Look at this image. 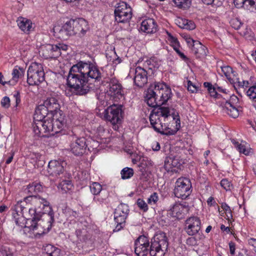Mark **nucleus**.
Listing matches in <instances>:
<instances>
[{"label":"nucleus","mask_w":256,"mask_h":256,"mask_svg":"<svg viewBox=\"0 0 256 256\" xmlns=\"http://www.w3.org/2000/svg\"><path fill=\"white\" fill-rule=\"evenodd\" d=\"M186 230L190 236H194L197 234L200 229V220L196 216H192L188 218L186 222Z\"/></svg>","instance_id":"21"},{"label":"nucleus","mask_w":256,"mask_h":256,"mask_svg":"<svg viewBox=\"0 0 256 256\" xmlns=\"http://www.w3.org/2000/svg\"><path fill=\"white\" fill-rule=\"evenodd\" d=\"M108 94L116 101L124 98L122 86L116 79H111L109 84V90Z\"/></svg>","instance_id":"17"},{"label":"nucleus","mask_w":256,"mask_h":256,"mask_svg":"<svg viewBox=\"0 0 256 256\" xmlns=\"http://www.w3.org/2000/svg\"><path fill=\"white\" fill-rule=\"evenodd\" d=\"M170 116V110L168 107L154 108L149 116L150 124L156 132L162 134H172L164 122Z\"/></svg>","instance_id":"5"},{"label":"nucleus","mask_w":256,"mask_h":256,"mask_svg":"<svg viewBox=\"0 0 256 256\" xmlns=\"http://www.w3.org/2000/svg\"><path fill=\"white\" fill-rule=\"evenodd\" d=\"M42 190L43 187L42 184L40 182H34L29 184L26 190L30 196H35L34 194L42 192Z\"/></svg>","instance_id":"30"},{"label":"nucleus","mask_w":256,"mask_h":256,"mask_svg":"<svg viewBox=\"0 0 256 256\" xmlns=\"http://www.w3.org/2000/svg\"><path fill=\"white\" fill-rule=\"evenodd\" d=\"M152 148L153 150L158 151L160 150V144L158 142H156L152 146Z\"/></svg>","instance_id":"60"},{"label":"nucleus","mask_w":256,"mask_h":256,"mask_svg":"<svg viewBox=\"0 0 256 256\" xmlns=\"http://www.w3.org/2000/svg\"><path fill=\"white\" fill-rule=\"evenodd\" d=\"M191 186V183L188 178L182 177L178 178L174 190L176 196L185 199L190 193Z\"/></svg>","instance_id":"14"},{"label":"nucleus","mask_w":256,"mask_h":256,"mask_svg":"<svg viewBox=\"0 0 256 256\" xmlns=\"http://www.w3.org/2000/svg\"><path fill=\"white\" fill-rule=\"evenodd\" d=\"M230 26L236 30H238L243 23L238 18H232L230 22Z\"/></svg>","instance_id":"44"},{"label":"nucleus","mask_w":256,"mask_h":256,"mask_svg":"<svg viewBox=\"0 0 256 256\" xmlns=\"http://www.w3.org/2000/svg\"><path fill=\"white\" fill-rule=\"evenodd\" d=\"M238 100V98L235 96L230 97V102L226 101L222 106L224 112L226 113L233 118H237L239 115V110L232 104L233 100Z\"/></svg>","instance_id":"25"},{"label":"nucleus","mask_w":256,"mask_h":256,"mask_svg":"<svg viewBox=\"0 0 256 256\" xmlns=\"http://www.w3.org/2000/svg\"><path fill=\"white\" fill-rule=\"evenodd\" d=\"M26 201L25 198L18 201L12 208V216L16 225L31 230L30 224L35 222L39 215Z\"/></svg>","instance_id":"3"},{"label":"nucleus","mask_w":256,"mask_h":256,"mask_svg":"<svg viewBox=\"0 0 256 256\" xmlns=\"http://www.w3.org/2000/svg\"><path fill=\"white\" fill-rule=\"evenodd\" d=\"M84 138H80L72 142L70 144V150L76 156H80L86 151V147L88 146V142Z\"/></svg>","instance_id":"22"},{"label":"nucleus","mask_w":256,"mask_h":256,"mask_svg":"<svg viewBox=\"0 0 256 256\" xmlns=\"http://www.w3.org/2000/svg\"><path fill=\"white\" fill-rule=\"evenodd\" d=\"M221 208L223 209L225 211L226 213V218L230 220L232 218V211L230 208V207L224 202H223L221 204Z\"/></svg>","instance_id":"43"},{"label":"nucleus","mask_w":256,"mask_h":256,"mask_svg":"<svg viewBox=\"0 0 256 256\" xmlns=\"http://www.w3.org/2000/svg\"><path fill=\"white\" fill-rule=\"evenodd\" d=\"M103 194H98V195H95L93 198V200L94 202L98 204H102L104 202V201L106 200L107 198L106 195L102 196Z\"/></svg>","instance_id":"46"},{"label":"nucleus","mask_w":256,"mask_h":256,"mask_svg":"<svg viewBox=\"0 0 256 256\" xmlns=\"http://www.w3.org/2000/svg\"><path fill=\"white\" fill-rule=\"evenodd\" d=\"M132 8L130 5L124 2H120L117 4L114 10L116 21L118 22H128L132 17Z\"/></svg>","instance_id":"12"},{"label":"nucleus","mask_w":256,"mask_h":256,"mask_svg":"<svg viewBox=\"0 0 256 256\" xmlns=\"http://www.w3.org/2000/svg\"><path fill=\"white\" fill-rule=\"evenodd\" d=\"M173 2L179 8H186L190 7L191 0H172Z\"/></svg>","instance_id":"40"},{"label":"nucleus","mask_w":256,"mask_h":256,"mask_svg":"<svg viewBox=\"0 0 256 256\" xmlns=\"http://www.w3.org/2000/svg\"><path fill=\"white\" fill-rule=\"evenodd\" d=\"M220 186L226 190H230L232 184L228 180L224 178L221 180Z\"/></svg>","instance_id":"48"},{"label":"nucleus","mask_w":256,"mask_h":256,"mask_svg":"<svg viewBox=\"0 0 256 256\" xmlns=\"http://www.w3.org/2000/svg\"><path fill=\"white\" fill-rule=\"evenodd\" d=\"M1 105L3 108H8L10 106V99L8 96L4 97L0 102Z\"/></svg>","instance_id":"51"},{"label":"nucleus","mask_w":256,"mask_h":256,"mask_svg":"<svg viewBox=\"0 0 256 256\" xmlns=\"http://www.w3.org/2000/svg\"><path fill=\"white\" fill-rule=\"evenodd\" d=\"M40 218H38L34 224H30L31 230H38L34 234L48 232L52 228V224L54 222V213L53 210L40 216Z\"/></svg>","instance_id":"6"},{"label":"nucleus","mask_w":256,"mask_h":256,"mask_svg":"<svg viewBox=\"0 0 256 256\" xmlns=\"http://www.w3.org/2000/svg\"><path fill=\"white\" fill-rule=\"evenodd\" d=\"M178 164V162L177 160H176L175 158H167L166 160L164 161V167L166 169H168L170 168V166L172 165L174 167L177 166Z\"/></svg>","instance_id":"42"},{"label":"nucleus","mask_w":256,"mask_h":256,"mask_svg":"<svg viewBox=\"0 0 256 256\" xmlns=\"http://www.w3.org/2000/svg\"><path fill=\"white\" fill-rule=\"evenodd\" d=\"M230 250V253L232 255H234L235 254V248L236 244L234 242H230L229 243Z\"/></svg>","instance_id":"57"},{"label":"nucleus","mask_w":256,"mask_h":256,"mask_svg":"<svg viewBox=\"0 0 256 256\" xmlns=\"http://www.w3.org/2000/svg\"><path fill=\"white\" fill-rule=\"evenodd\" d=\"M231 141L240 152L242 153L245 155H248L250 154V149L246 145L240 144L234 139H232Z\"/></svg>","instance_id":"32"},{"label":"nucleus","mask_w":256,"mask_h":256,"mask_svg":"<svg viewBox=\"0 0 256 256\" xmlns=\"http://www.w3.org/2000/svg\"><path fill=\"white\" fill-rule=\"evenodd\" d=\"M44 80L43 68L38 65H30L28 70L27 82L30 85H38Z\"/></svg>","instance_id":"13"},{"label":"nucleus","mask_w":256,"mask_h":256,"mask_svg":"<svg viewBox=\"0 0 256 256\" xmlns=\"http://www.w3.org/2000/svg\"><path fill=\"white\" fill-rule=\"evenodd\" d=\"M136 204L140 210L144 212H146L148 210V206L147 204L141 198H138L137 200Z\"/></svg>","instance_id":"45"},{"label":"nucleus","mask_w":256,"mask_h":256,"mask_svg":"<svg viewBox=\"0 0 256 256\" xmlns=\"http://www.w3.org/2000/svg\"><path fill=\"white\" fill-rule=\"evenodd\" d=\"M48 256H59L60 250L51 244L46 246L44 248Z\"/></svg>","instance_id":"33"},{"label":"nucleus","mask_w":256,"mask_h":256,"mask_svg":"<svg viewBox=\"0 0 256 256\" xmlns=\"http://www.w3.org/2000/svg\"><path fill=\"white\" fill-rule=\"evenodd\" d=\"M172 96L170 87L164 83L157 82L152 84L148 89L146 101L147 104L152 108L162 107Z\"/></svg>","instance_id":"4"},{"label":"nucleus","mask_w":256,"mask_h":256,"mask_svg":"<svg viewBox=\"0 0 256 256\" xmlns=\"http://www.w3.org/2000/svg\"><path fill=\"white\" fill-rule=\"evenodd\" d=\"M60 105L58 100L53 97L48 98L45 100L42 104L40 105L36 110V112L38 114H41L42 116H50L56 113H59Z\"/></svg>","instance_id":"8"},{"label":"nucleus","mask_w":256,"mask_h":256,"mask_svg":"<svg viewBox=\"0 0 256 256\" xmlns=\"http://www.w3.org/2000/svg\"><path fill=\"white\" fill-rule=\"evenodd\" d=\"M91 192L94 195L100 194L102 191V186L98 182H92L90 186Z\"/></svg>","instance_id":"41"},{"label":"nucleus","mask_w":256,"mask_h":256,"mask_svg":"<svg viewBox=\"0 0 256 256\" xmlns=\"http://www.w3.org/2000/svg\"><path fill=\"white\" fill-rule=\"evenodd\" d=\"M84 65H73L67 78L68 86L73 93L82 96L86 94L94 86H98L101 74L95 66L88 65V71L84 73L82 71Z\"/></svg>","instance_id":"1"},{"label":"nucleus","mask_w":256,"mask_h":256,"mask_svg":"<svg viewBox=\"0 0 256 256\" xmlns=\"http://www.w3.org/2000/svg\"><path fill=\"white\" fill-rule=\"evenodd\" d=\"M76 234L78 239L82 242H85L88 238V232L84 228L76 230Z\"/></svg>","instance_id":"35"},{"label":"nucleus","mask_w":256,"mask_h":256,"mask_svg":"<svg viewBox=\"0 0 256 256\" xmlns=\"http://www.w3.org/2000/svg\"><path fill=\"white\" fill-rule=\"evenodd\" d=\"M14 154H10V156L8 158V159L6 161V164H10L13 159Z\"/></svg>","instance_id":"62"},{"label":"nucleus","mask_w":256,"mask_h":256,"mask_svg":"<svg viewBox=\"0 0 256 256\" xmlns=\"http://www.w3.org/2000/svg\"><path fill=\"white\" fill-rule=\"evenodd\" d=\"M220 68L226 78L230 81H233L234 77L236 76V73L233 70L232 68L229 65H224L221 66Z\"/></svg>","instance_id":"31"},{"label":"nucleus","mask_w":256,"mask_h":256,"mask_svg":"<svg viewBox=\"0 0 256 256\" xmlns=\"http://www.w3.org/2000/svg\"><path fill=\"white\" fill-rule=\"evenodd\" d=\"M140 29L146 34H154L158 30V25L154 19L149 18L142 20Z\"/></svg>","instance_id":"28"},{"label":"nucleus","mask_w":256,"mask_h":256,"mask_svg":"<svg viewBox=\"0 0 256 256\" xmlns=\"http://www.w3.org/2000/svg\"><path fill=\"white\" fill-rule=\"evenodd\" d=\"M14 96L15 98L16 103L15 106L16 107L20 102V92L18 91L16 92L14 94Z\"/></svg>","instance_id":"56"},{"label":"nucleus","mask_w":256,"mask_h":256,"mask_svg":"<svg viewBox=\"0 0 256 256\" xmlns=\"http://www.w3.org/2000/svg\"><path fill=\"white\" fill-rule=\"evenodd\" d=\"M177 54L178 55L180 58L183 60L184 62L188 63L190 62V58H188L184 52L180 50H178Z\"/></svg>","instance_id":"55"},{"label":"nucleus","mask_w":256,"mask_h":256,"mask_svg":"<svg viewBox=\"0 0 256 256\" xmlns=\"http://www.w3.org/2000/svg\"><path fill=\"white\" fill-rule=\"evenodd\" d=\"M158 198L156 192H154L148 199V203L150 204H155L158 202Z\"/></svg>","instance_id":"47"},{"label":"nucleus","mask_w":256,"mask_h":256,"mask_svg":"<svg viewBox=\"0 0 256 256\" xmlns=\"http://www.w3.org/2000/svg\"><path fill=\"white\" fill-rule=\"evenodd\" d=\"M25 68H20L18 66H16L15 68L14 69L12 75V78L14 80H17L20 76H24V72Z\"/></svg>","instance_id":"38"},{"label":"nucleus","mask_w":256,"mask_h":256,"mask_svg":"<svg viewBox=\"0 0 256 256\" xmlns=\"http://www.w3.org/2000/svg\"><path fill=\"white\" fill-rule=\"evenodd\" d=\"M188 86L187 88L188 90L192 93L196 92L198 89L197 87L193 84V83L190 80H188Z\"/></svg>","instance_id":"52"},{"label":"nucleus","mask_w":256,"mask_h":256,"mask_svg":"<svg viewBox=\"0 0 256 256\" xmlns=\"http://www.w3.org/2000/svg\"><path fill=\"white\" fill-rule=\"evenodd\" d=\"M220 229L222 230H223V231H226V232L228 233L230 232V228L228 226H226L224 225V224H222L221 226H220Z\"/></svg>","instance_id":"61"},{"label":"nucleus","mask_w":256,"mask_h":256,"mask_svg":"<svg viewBox=\"0 0 256 256\" xmlns=\"http://www.w3.org/2000/svg\"><path fill=\"white\" fill-rule=\"evenodd\" d=\"M166 34L168 36V40L173 44L174 49L177 53L178 50H180L179 49V42L178 39L173 36L170 32L166 31Z\"/></svg>","instance_id":"37"},{"label":"nucleus","mask_w":256,"mask_h":256,"mask_svg":"<svg viewBox=\"0 0 256 256\" xmlns=\"http://www.w3.org/2000/svg\"><path fill=\"white\" fill-rule=\"evenodd\" d=\"M8 210V207L5 205H2L0 206V212L2 213L6 210Z\"/></svg>","instance_id":"63"},{"label":"nucleus","mask_w":256,"mask_h":256,"mask_svg":"<svg viewBox=\"0 0 256 256\" xmlns=\"http://www.w3.org/2000/svg\"><path fill=\"white\" fill-rule=\"evenodd\" d=\"M232 83L234 84V86L235 89L242 88H244V87H248L249 82L247 80H242L240 81L239 78H236V80H234L232 81Z\"/></svg>","instance_id":"39"},{"label":"nucleus","mask_w":256,"mask_h":256,"mask_svg":"<svg viewBox=\"0 0 256 256\" xmlns=\"http://www.w3.org/2000/svg\"><path fill=\"white\" fill-rule=\"evenodd\" d=\"M134 174V170L132 168L128 167L124 168L120 172L121 177L123 180L130 178L133 176Z\"/></svg>","instance_id":"34"},{"label":"nucleus","mask_w":256,"mask_h":256,"mask_svg":"<svg viewBox=\"0 0 256 256\" xmlns=\"http://www.w3.org/2000/svg\"><path fill=\"white\" fill-rule=\"evenodd\" d=\"M48 118L50 122V132L58 133L60 132L66 125V120L62 112L56 113L54 116H48Z\"/></svg>","instance_id":"16"},{"label":"nucleus","mask_w":256,"mask_h":256,"mask_svg":"<svg viewBox=\"0 0 256 256\" xmlns=\"http://www.w3.org/2000/svg\"><path fill=\"white\" fill-rule=\"evenodd\" d=\"M24 198L33 206L39 216L52 211L50 202L39 196H29Z\"/></svg>","instance_id":"10"},{"label":"nucleus","mask_w":256,"mask_h":256,"mask_svg":"<svg viewBox=\"0 0 256 256\" xmlns=\"http://www.w3.org/2000/svg\"><path fill=\"white\" fill-rule=\"evenodd\" d=\"M208 91V92L210 93L211 96H212L214 98L218 97V94L214 87L210 88V89Z\"/></svg>","instance_id":"58"},{"label":"nucleus","mask_w":256,"mask_h":256,"mask_svg":"<svg viewBox=\"0 0 256 256\" xmlns=\"http://www.w3.org/2000/svg\"><path fill=\"white\" fill-rule=\"evenodd\" d=\"M54 46H56L58 48V56L61 54L62 51L66 52L68 49V46L63 43H58L56 44H54Z\"/></svg>","instance_id":"49"},{"label":"nucleus","mask_w":256,"mask_h":256,"mask_svg":"<svg viewBox=\"0 0 256 256\" xmlns=\"http://www.w3.org/2000/svg\"><path fill=\"white\" fill-rule=\"evenodd\" d=\"M234 4L238 8H243L250 12H256V0H234Z\"/></svg>","instance_id":"26"},{"label":"nucleus","mask_w":256,"mask_h":256,"mask_svg":"<svg viewBox=\"0 0 256 256\" xmlns=\"http://www.w3.org/2000/svg\"><path fill=\"white\" fill-rule=\"evenodd\" d=\"M129 212L128 206L124 204H120L115 210L114 218L117 225L114 231H118L124 226L126 220Z\"/></svg>","instance_id":"15"},{"label":"nucleus","mask_w":256,"mask_h":256,"mask_svg":"<svg viewBox=\"0 0 256 256\" xmlns=\"http://www.w3.org/2000/svg\"><path fill=\"white\" fill-rule=\"evenodd\" d=\"M188 211L189 207L186 202L176 203L170 209L168 214L173 218L182 219Z\"/></svg>","instance_id":"19"},{"label":"nucleus","mask_w":256,"mask_h":256,"mask_svg":"<svg viewBox=\"0 0 256 256\" xmlns=\"http://www.w3.org/2000/svg\"><path fill=\"white\" fill-rule=\"evenodd\" d=\"M53 32L54 36L56 38L61 40H67L70 36H73L68 21L64 23L62 26H54L53 28Z\"/></svg>","instance_id":"18"},{"label":"nucleus","mask_w":256,"mask_h":256,"mask_svg":"<svg viewBox=\"0 0 256 256\" xmlns=\"http://www.w3.org/2000/svg\"><path fill=\"white\" fill-rule=\"evenodd\" d=\"M191 51L196 58L202 60L206 58L208 52L207 48L200 42H196Z\"/></svg>","instance_id":"27"},{"label":"nucleus","mask_w":256,"mask_h":256,"mask_svg":"<svg viewBox=\"0 0 256 256\" xmlns=\"http://www.w3.org/2000/svg\"><path fill=\"white\" fill-rule=\"evenodd\" d=\"M147 72L144 68L138 66L136 68L134 82L140 88H142L147 83Z\"/></svg>","instance_id":"24"},{"label":"nucleus","mask_w":256,"mask_h":256,"mask_svg":"<svg viewBox=\"0 0 256 256\" xmlns=\"http://www.w3.org/2000/svg\"><path fill=\"white\" fill-rule=\"evenodd\" d=\"M168 242L166 234L159 232L152 238L150 245L148 238L141 236L135 242V253L138 256H164Z\"/></svg>","instance_id":"2"},{"label":"nucleus","mask_w":256,"mask_h":256,"mask_svg":"<svg viewBox=\"0 0 256 256\" xmlns=\"http://www.w3.org/2000/svg\"><path fill=\"white\" fill-rule=\"evenodd\" d=\"M186 40L188 46L190 48L191 50H192V48H194V45L196 44V42H198V40H194L190 37L186 38Z\"/></svg>","instance_id":"54"},{"label":"nucleus","mask_w":256,"mask_h":256,"mask_svg":"<svg viewBox=\"0 0 256 256\" xmlns=\"http://www.w3.org/2000/svg\"><path fill=\"white\" fill-rule=\"evenodd\" d=\"M0 250L2 256H12V252L7 246H2Z\"/></svg>","instance_id":"50"},{"label":"nucleus","mask_w":256,"mask_h":256,"mask_svg":"<svg viewBox=\"0 0 256 256\" xmlns=\"http://www.w3.org/2000/svg\"><path fill=\"white\" fill-rule=\"evenodd\" d=\"M68 22L71 27L72 36L82 38L90 30L88 22L82 18H71Z\"/></svg>","instance_id":"11"},{"label":"nucleus","mask_w":256,"mask_h":256,"mask_svg":"<svg viewBox=\"0 0 256 256\" xmlns=\"http://www.w3.org/2000/svg\"><path fill=\"white\" fill-rule=\"evenodd\" d=\"M204 86L205 88H208V90L210 89V88L213 87L212 84L208 82H204Z\"/></svg>","instance_id":"64"},{"label":"nucleus","mask_w":256,"mask_h":256,"mask_svg":"<svg viewBox=\"0 0 256 256\" xmlns=\"http://www.w3.org/2000/svg\"><path fill=\"white\" fill-rule=\"evenodd\" d=\"M50 122L48 116L37 114L35 112L33 130L34 134L38 136L44 137L46 134L50 132Z\"/></svg>","instance_id":"9"},{"label":"nucleus","mask_w":256,"mask_h":256,"mask_svg":"<svg viewBox=\"0 0 256 256\" xmlns=\"http://www.w3.org/2000/svg\"><path fill=\"white\" fill-rule=\"evenodd\" d=\"M63 162L56 160H50L48 164V172L50 175L54 176H60L63 175L64 170Z\"/></svg>","instance_id":"23"},{"label":"nucleus","mask_w":256,"mask_h":256,"mask_svg":"<svg viewBox=\"0 0 256 256\" xmlns=\"http://www.w3.org/2000/svg\"><path fill=\"white\" fill-rule=\"evenodd\" d=\"M39 54L45 59L56 58L58 57V48L52 44L42 46L39 50Z\"/></svg>","instance_id":"20"},{"label":"nucleus","mask_w":256,"mask_h":256,"mask_svg":"<svg viewBox=\"0 0 256 256\" xmlns=\"http://www.w3.org/2000/svg\"><path fill=\"white\" fill-rule=\"evenodd\" d=\"M249 244L256 248V238H250L248 240ZM256 252V249L254 250Z\"/></svg>","instance_id":"59"},{"label":"nucleus","mask_w":256,"mask_h":256,"mask_svg":"<svg viewBox=\"0 0 256 256\" xmlns=\"http://www.w3.org/2000/svg\"><path fill=\"white\" fill-rule=\"evenodd\" d=\"M184 28L188 29V30H194L195 28V24H194L192 22V21H188V20H186V23H184Z\"/></svg>","instance_id":"53"},{"label":"nucleus","mask_w":256,"mask_h":256,"mask_svg":"<svg viewBox=\"0 0 256 256\" xmlns=\"http://www.w3.org/2000/svg\"><path fill=\"white\" fill-rule=\"evenodd\" d=\"M72 187L73 185L71 181L68 180H62L58 186V188H60L62 191L65 192L72 190Z\"/></svg>","instance_id":"36"},{"label":"nucleus","mask_w":256,"mask_h":256,"mask_svg":"<svg viewBox=\"0 0 256 256\" xmlns=\"http://www.w3.org/2000/svg\"><path fill=\"white\" fill-rule=\"evenodd\" d=\"M19 28L26 34H29L34 30V24L27 18L20 17L17 20Z\"/></svg>","instance_id":"29"},{"label":"nucleus","mask_w":256,"mask_h":256,"mask_svg":"<svg viewBox=\"0 0 256 256\" xmlns=\"http://www.w3.org/2000/svg\"><path fill=\"white\" fill-rule=\"evenodd\" d=\"M122 104H113L108 107L104 112V119L110 122L113 125V128H118V124L122 122L123 110Z\"/></svg>","instance_id":"7"}]
</instances>
